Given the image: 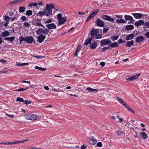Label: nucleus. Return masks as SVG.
Masks as SVG:
<instances>
[{"mask_svg":"<svg viewBox=\"0 0 149 149\" xmlns=\"http://www.w3.org/2000/svg\"><path fill=\"white\" fill-rule=\"evenodd\" d=\"M54 7V6L53 3L47 4L44 10L45 15L47 16L51 15L52 13V9H53Z\"/></svg>","mask_w":149,"mask_h":149,"instance_id":"nucleus-1","label":"nucleus"},{"mask_svg":"<svg viewBox=\"0 0 149 149\" xmlns=\"http://www.w3.org/2000/svg\"><path fill=\"white\" fill-rule=\"evenodd\" d=\"M57 17L58 19V23L60 25L64 24L66 21V19L65 17H62L61 13L58 14Z\"/></svg>","mask_w":149,"mask_h":149,"instance_id":"nucleus-2","label":"nucleus"},{"mask_svg":"<svg viewBox=\"0 0 149 149\" xmlns=\"http://www.w3.org/2000/svg\"><path fill=\"white\" fill-rule=\"evenodd\" d=\"M49 32V30L47 29H43L40 28L38 29L36 31V33L37 34H44L45 35H47Z\"/></svg>","mask_w":149,"mask_h":149,"instance_id":"nucleus-3","label":"nucleus"},{"mask_svg":"<svg viewBox=\"0 0 149 149\" xmlns=\"http://www.w3.org/2000/svg\"><path fill=\"white\" fill-rule=\"evenodd\" d=\"M101 18L102 19L104 20H106L110 22L113 23L114 20L113 18H111V17L106 15H103L101 16Z\"/></svg>","mask_w":149,"mask_h":149,"instance_id":"nucleus-4","label":"nucleus"},{"mask_svg":"<svg viewBox=\"0 0 149 149\" xmlns=\"http://www.w3.org/2000/svg\"><path fill=\"white\" fill-rule=\"evenodd\" d=\"M25 117L26 119L31 120H36L37 119V117L34 114H26L25 116Z\"/></svg>","mask_w":149,"mask_h":149,"instance_id":"nucleus-5","label":"nucleus"},{"mask_svg":"<svg viewBox=\"0 0 149 149\" xmlns=\"http://www.w3.org/2000/svg\"><path fill=\"white\" fill-rule=\"evenodd\" d=\"M96 24L97 26L99 27H103L104 26V22L100 18L97 19Z\"/></svg>","mask_w":149,"mask_h":149,"instance_id":"nucleus-6","label":"nucleus"},{"mask_svg":"<svg viewBox=\"0 0 149 149\" xmlns=\"http://www.w3.org/2000/svg\"><path fill=\"white\" fill-rule=\"evenodd\" d=\"M99 12V10H96L93 12L91 14L87 17L86 21H88L89 20L91 19L94 17Z\"/></svg>","mask_w":149,"mask_h":149,"instance_id":"nucleus-7","label":"nucleus"},{"mask_svg":"<svg viewBox=\"0 0 149 149\" xmlns=\"http://www.w3.org/2000/svg\"><path fill=\"white\" fill-rule=\"evenodd\" d=\"M99 33V30L93 28V29L91 31L90 33V35H91V37H93L94 36H96Z\"/></svg>","mask_w":149,"mask_h":149,"instance_id":"nucleus-8","label":"nucleus"},{"mask_svg":"<svg viewBox=\"0 0 149 149\" xmlns=\"http://www.w3.org/2000/svg\"><path fill=\"white\" fill-rule=\"evenodd\" d=\"M111 43V41L109 39H107L102 40L100 41L101 46L105 45H109Z\"/></svg>","mask_w":149,"mask_h":149,"instance_id":"nucleus-9","label":"nucleus"},{"mask_svg":"<svg viewBox=\"0 0 149 149\" xmlns=\"http://www.w3.org/2000/svg\"><path fill=\"white\" fill-rule=\"evenodd\" d=\"M97 142L96 139L93 137H91L89 139V143L90 144L95 145L97 143Z\"/></svg>","mask_w":149,"mask_h":149,"instance_id":"nucleus-10","label":"nucleus"},{"mask_svg":"<svg viewBox=\"0 0 149 149\" xmlns=\"http://www.w3.org/2000/svg\"><path fill=\"white\" fill-rule=\"evenodd\" d=\"M37 41L40 43H42L45 38V36L42 35H40L37 37Z\"/></svg>","mask_w":149,"mask_h":149,"instance_id":"nucleus-11","label":"nucleus"},{"mask_svg":"<svg viewBox=\"0 0 149 149\" xmlns=\"http://www.w3.org/2000/svg\"><path fill=\"white\" fill-rule=\"evenodd\" d=\"M34 39L32 36L26 37V41L28 43H31L34 41Z\"/></svg>","mask_w":149,"mask_h":149,"instance_id":"nucleus-12","label":"nucleus"},{"mask_svg":"<svg viewBox=\"0 0 149 149\" xmlns=\"http://www.w3.org/2000/svg\"><path fill=\"white\" fill-rule=\"evenodd\" d=\"M97 43L98 42H95L93 43H90L89 45V46L91 49H95L97 47Z\"/></svg>","mask_w":149,"mask_h":149,"instance_id":"nucleus-13","label":"nucleus"},{"mask_svg":"<svg viewBox=\"0 0 149 149\" xmlns=\"http://www.w3.org/2000/svg\"><path fill=\"white\" fill-rule=\"evenodd\" d=\"M117 100L120 102V103L124 107H126V106L127 104L125 102H124L123 100L118 97L116 96V97Z\"/></svg>","mask_w":149,"mask_h":149,"instance_id":"nucleus-14","label":"nucleus"},{"mask_svg":"<svg viewBox=\"0 0 149 149\" xmlns=\"http://www.w3.org/2000/svg\"><path fill=\"white\" fill-rule=\"evenodd\" d=\"M144 40V37L142 36L137 37L136 39L135 42H141Z\"/></svg>","mask_w":149,"mask_h":149,"instance_id":"nucleus-15","label":"nucleus"},{"mask_svg":"<svg viewBox=\"0 0 149 149\" xmlns=\"http://www.w3.org/2000/svg\"><path fill=\"white\" fill-rule=\"evenodd\" d=\"M48 29H54L56 28V26L54 23L48 24L47 25Z\"/></svg>","mask_w":149,"mask_h":149,"instance_id":"nucleus-16","label":"nucleus"},{"mask_svg":"<svg viewBox=\"0 0 149 149\" xmlns=\"http://www.w3.org/2000/svg\"><path fill=\"white\" fill-rule=\"evenodd\" d=\"M143 23L144 21L143 20H140L134 23V25L136 26H141L142 24L143 25Z\"/></svg>","mask_w":149,"mask_h":149,"instance_id":"nucleus-17","label":"nucleus"},{"mask_svg":"<svg viewBox=\"0 0 149 149\" xmlns=\"http://www.w3.org/2000/svg\"><path fill=\"white\" fill-rule=\"evenodd\" d=\"M9 33L7 31H5L4 32H2L0 35L1 36L3 37H6L9 36Z\"/></svg>","mask_w":149,"mask_h":149,"instance_id":"nucleus-18","label":"nucleus"},{"mask_svg":"<svg viewBox=\"0 0 149 149\" xmlns=\"http://www.w3.org/2000/svg\"><path fill=\"white\" fill-rule=\"evenodd\" d=\"M92 39V38L91 37H90L89 38H87V39L86 40L84 44L85 45H88L89 44L91 43Z\"/></svg>","mask_w":149,"mask_h":149,"instance_id":"nucleus-19","label":"nucleus"},{"mask_svg":"<svg viewBox=\"0 0 149 149\" xmlns=\"http://www.w3.org/2000/svg\"><path fill=\"white\" fill-rule=\"evenodd\" d=\"M132 14L135 18L140 19L143 16L142 14L139 13H134Z\"/></svg>","mask_w":149,"mask_h":149,"instance_id":"nucleus-20","label":"nucleus"},{"mask_svg":"<svg viewBox=\"0 0 149 149\" xmlns=\"http://www.w3.org/2000/svg\"><path fill=\"white\" fill-rule=\"evenodd\" d=\"M110 43V44L109 45V47H118L119 46V45L117 42H115L114 43L111 42V43Z\"/></svg>","mask_w":149,"mask_h":149,"instance_id":"nucleus-21","label":"nucleus"},{"mask_svg":"<svg viewBox=\"0 0 149 149\" xmlns=\"http://www.w3.org/2000/svg\"><path fill=\"white\" fill-rule=\"evenodd\" d=\"M125 19L127 20H130L131 21H134V20L133 19V18L130 15H125L124 16Z\"/></svg>","mask_w":149,"mask_h":149,"instance_id":"nucleus-22","label":"nucleus"},{"mask_svg":"<svg viewBox=\"0 0 149 149\" xmlns=\"http://www.w3.org/2000/svg\"><path fill=\"white\" fill-rule=\"evenodd\" d=\"M134 36V35L133 34H130L127 36L126 40H132Z\"/></svg>","mask_w":149,"mask_h":149,"instance_id":"nucleus-23","label":"nucleus"},{"mask_svg":"<svg viewBox=\"0 0 149 149\" xmlns=\"http://www.w3.org/2000/svg\"><path fill=\"white\" fill-rule=\"evenodd\" d=\"M81 47V45H79L78 46L76 50V52L74 54V56H77L78 55L77 53L80 50Z\"/></svg>","mask_w":149,"mask_h":149,"instance_id":"nucleus-24","label":"nucleus"},{"mask_svg":"<svg viewBox=\"0 0 149 149\" xmlns=\"http://www.w3.org/2000/svg\"><path fill=\"white\" fill-rule=\"evenodd\" d=\"M134 43V42L133 40H132L130 41H127L126 46L128 47H131L133 45Z\"/></svg>","mask_w":149,"mask_h":149,"instance_id":"nucleus-25","label":"nucleus"},{"mask_svg":"<svg viewBox=\"0 0 149 149\" xmlns=\"http://www.w3.org/2000/svg\"><path fill=\"white\" fill-rule=\"evenodd\" d=\"M140 75L141 74L140 73H139L132 76L131 77L133 81H134V80H136Z\"/></svg>","mask_w":149,"mask_h":149,"instance_id":"nucleus-26","label":"nucleus"},{"mask_svg":"<svg viewBox=\"0 0 149 149\" xmlns=\"http://www.w3.org/2000/svg\"><path fill=\"white\" fill-rule=\"evenodd\" d=\"M116 22L117 23H124L127 22V21L123 19H117L116 20Z\"/></svg>","mask_w":149,"mask_h":149,"instance_id":"nucleus-27","label":"nucleus"},{"mask_svg":"<svg viewBox=\"0 0 149 149\" xmlns=\"http://www.w3.org/2000/svg\"><path fill=\"white\" fill-rule=\"evenodd\" d=\"M134 28L133 26L132 25H127L126 28V29L127 30H131Z\"/></svg>","mask_w":149,"mask_h":149,"instance_id":"nucleus-28","label":"nucleus"},{"mask_svg":"<svg viewBox=\"0 0 149 149\" xmlns=\"http://www.w3.org/2000/svg\"><path fill=\"white\" fill-rule=\"evenodd\" d=\"M34 24L35 25H37L38 26H42L43 27V28H45V27L44 26L42 25L40 22H37L36 21L34 22Z\"/></svg>","mask_w":149,"mask_h":149,"instance_id":"nucleus-29","label":"nucleus"},{"mask_svg":"<svg viewBox=\"0 0 149 149\" xmlns=\"http://www.w3.org/2000/svg\"><path fill=\"white\" fill-rule=\"evenodd\" d=\"M131 130H133V131L132 132V134L135 137H137V132L132 127H131L130 128Z\"/></svg>","mask_w":149,"mask_h":149,"instance_id":"nucleus-30","label":"nucleus"},{"mask_svg":"<svg viewBox=\"0 0 149 149\" xmlns=\"http://www.w3.org/2000/svg\"><path fill=\"white\" fill-rule=\"evenodd\" d=\"M28 88H29V87H26V88H19V89H17L16 90H14V91H23L27 90Z\"/></svg>","mask_w":149,"mask_h":149,"instance_id":"nucleus-31","label":"nucleus"},{"mask_svg":"<svg viewBox=\"0 0 149 149\" xmlns=\"http://www.w3.org/2000/svg\"><path fill=\"white\" fill-rule=\"evenodd\" d=\"M143 26L144 28H149V22L143 23Z\"/></svg>","mask_w":149,"mask_h":149,"instance_id":"nucleus-32","label":"nucleus"},{"mask_svg":"<svg viewBox=\"0 0 149 149\" xmlns=\"http://www.w3.org/2000/svg\"><path fill=\"white\" fill-rule=\"evenodd\" d=\"M25 10V7L24 6H21L19 8V12L20 13H23Z\"/></svg>","mask_w":149,"mask_h":149,"instance_id":"nucleus-33","label":"nucleus"},{"mask_svg":"<svg viewBox=\"0 0 149 149\" xmlns=\"http://www.w3.org/2000/svg\"><path fill=\"white\" fill-rule=\"evenodd\" d=\"M15 38L14 37H7L4 39L6 40H8L9 41L11 42L13 41L15 39Z\"/></svg>","mask_w":149,"mask_h":149,"instance_id":"nucleus-34","label":"nucleus"},{"mask_svg":"<svg viewBox=\"0 0 149 149\" xmlns=\"http://www.w3.org/2000/svg\"><path fill=\"white\" fill-rule=\"evenodd\" d=\"M29 64V63H20L17 62L16 63V65L19 66H20L22 65H28Z\"/></svg>","mask_w":149,"mask_h":149,"instance_id":"nucleus-35","label":"nucleus"},{"mask_svg":"<svg viewBox=\"0 0 149 149\" xmlns=\"http://www.w3.org/2000/svg\"><path fill=\"white\" fill-rule=\"evenodd\" d=\"M125 107L126 108H127L130 111H131L133 113H135L134 111L129 107L128 104L126 106V107Z\"/></svg>","mask_w":149,"mask_h":149,"instance_id":"nucleus-36","label":"nucleus"},{"mask_svg":"<svg viewBox=\"0 0 149 149\" xmlns=\"http://www.w3.org/2000/svg\"><path fill=\"white\" fill-rule=\"evenodd\" d=\"M141 134L142 135V137L143 139H146L147 137V134L146 133L144 132H141Z\"/></svg>","mask_w":149,"mask_h":149,"instance_id":"nucleus-37","label":"nucleus"},{"mask_svg":"<svg viewBox=\"0 0 149 149\" xmlns=\"http://www.w3.org/2000/svg\"><path fill=\"white\" fill-rule=\"evenodd\" d=\"M33 12L31 10H27L26 13V14L28 16H30L32 14Z\"/></svg>","mask_w":149,"mask_h":149,"instance_id":"nucleus-38","label":"nucleus"},{"mask_svg":"<svg viewBox=\"0 0 149 149\" xmlns=\"http://www.w3.org/2000/svg\"><path fill=\"white\" fill-rule=\"evenodd\" d=\"M19 41L20 43L21 44L22 41H26V38H25L23 37H20L19 38Z\"/></svg>","mask_w":149,"mask_h":149,"instance_id":"nucleus-39","label":"nucleus"},{"mask_svg":"<svg viewBox=\"0 0 149 149\" xmlns=\"http://www.w3.org/2000/svg\"><path fill=\"white\" fill-rule=\"evenodd\" d=\"M86 90H88L89 91H98V90L97 89H93L92 88H91L90 87H88L86 89Z\"/></svg>","mask_w":149,"mask_h":149,"instance_id":"nucleus-40","label":"nucleus"},{"mask_svg":"<svg viewBox=\"0 0 149 149\" xmlns=\"http://www.w3.org/2000/svg\"><path fill=\"white\" fill-rule=\"evenodd\" d=\"M16 101L17 102L19 101L21 102H24V100L23 98H22L18 97L17 98Z\"/></svg>","mask_w":149,"mask_h":149,"instance_id":"nucleus-41","label":"nucleus"},{"mask_svg":"<svg viewBox=\"0 0 149 149\" xmlns=\"http://www.w3.org/2000/svg\"><path fill=\"white\" fill-rule=\"evenodd\" d=\"M30 25H31L29 23L27 22H25L23 25V26L25 27H29Z\"/></svg>","mask_w":149,"mask_h":149,"instance_id":"nucleus-42","label":"nucleus"},{"mask_svg":"<svg viewBox=\"0 0 149 149\" xmlns=\"http://www.w3.org/2000/svg\"><path fill=\"white\" fill-rule=\"evenodd\" d=\"M38 15L42 17V16L45 15V13L44 12V10L43 12L40 11L37 14Z\"/></svg>","mask_w":149,"mask_h":149,"instance_id":"nucleus-43","label":"nucleus"},{"mask_svg":"<svg viewBox=\"0 0 149 149\" xmlns=\"http://www.w3.org/2000/svg\"><path fill=\"white\" fill-rule=\"evenodd\" d=\"M32 56L34 57L37 58H45L44 56H36V55H32Z\"/></svg>","mask_w":149,"mask_h":149,"instance_id":"nucleus-44","label":"nucleus"},{"mask_svg":"<svg viewBox=\"0 0 149 149\" xmlns=\"http://www.w3.org/2000/svg\"><path fill=\"white\" fill-rule=\"evenodd\" d=\"M29 6L31 7L32 6H36L38 5V3H29Z\"/></svg>","mask_w":149,"mask_h":149,"instance_id":"nucleus-45","label":"nucleus"},{"mask_svg":"<svg viewBox=\"0 0 149 149\" xmlns=\"http://www.w3.org/2000/svg\"><path fill=\"white\" fill-rule=\"evenodd\" d=\"M118 38V36H113L111 37V39L113 40H116Z\"/></svg>","mask_w":149,"mask_h":149,"instance_id":"nucleus-46","label":"nucleus"},{"mask_svg":"<svg viewBox=\"0 0 149 149\" xmlns=\"http://www.w3.org/2000/svg\"><path fill=\"white\" fill-rule=\"evenodd\" d=\"M102 34H99V35L97 34L95 36V38L97 39H99L102 38Z\"/></svg>","mask_w":149,"mask_h":149,"instance_id":"nucleus-47","label":"nucleus"},{"mask_svg":"<svg viewBox=\"0 0 149 149\" xmlns=\"http://www.w3.org/2000/svg\"><path fill=\"white\" fill-rule=\"evenodd\" d=\"M4 17L5 18L6 21L8 22L10 19V17L8 16H4Z\"/></svg>","mask_w":149,"mask_h":149,"instance_id":"nucleus-48","label":"nucleus"},{"mask_svg":"<svg viewBox=\"0 0 149 149\" xmlns=\"http://www.w3.org/2000/svg\"><path fill=\"white\" fill-rule=\"evenodd\" d=\"M123 132H121L120 131H117L116 132V134L118 136L120 135L123 134Z\"/></svg>","mask_w":149,"mask_h":149,"instance_id":"nucleus-49","label":"nucleus"},{"mask_svg":"<svg viewBox=\"0 0 149 149\" xmlns=\"http://www.w3.org/2000/svg\"><path fill=\"white\" fill-rule=\"evenodd\" d=\"M21 19L22 21H25L27 20V18L25 16H22L21 17Z\"/></svg>","mask_w":149,"mask_h":149,"instance_id":"nucleus-50","label":"nucleus"},{"mask_svg":"<svg viewBox=\"0 0 149 149\" xmlns=\"http://www.w3.org/2000/svg\"><path fill=\"white\" fill-rule=\"evenodd\" d=\"M24 103L26 104V105H27L28 104H31V101L26 100H24Z\"/></svg>","mask_w":149,"mask_h":149,"instance_id":"nucleus-51","label":"nucleus"},{"mask_svg":"<svg viewBox=\"0 0 149 149\" xmlns=\"http://www.w3.org/2000/svg\"><path fill=\"white\" fill-rule=\"evenodd\" d=\"M126 80L128 81H133L132 80L131 77L126 79Z\"/></svg>","mask_w":149,"mask_h":149,"instance_id":"nucleus-52","label":"nucleus"},{"mask_svg":"<svg viewBox=\"0 0 149 149\" xmlns=\"http://www.w3.org/2000/svg\"><path fill=\"white\" fill-rule=\"evenodd\" d=\"M16 143V141H14V142H7V145H12L13 144H15Z\"/></svg>","mask_w":149,"mask_h":149,"instance_id":"nucleus-53","label":"nucleus"},{"mask_svg":"<svg viewBox=\"0 0 149 149\" xmlns=\"http://www.w3.org/2000/svg\"><path fill=\"white\" fill-rule=\"evenodd\" d=\"M109 29L107 28H104L103 29V33H106L108 30Z\"/></svg>","mask_w":149,"mask_h":149,"instance_id":"nucleus-54","label":"nucleus"},{"mask_svg":"<svg viewBox=\"0 0 149 149\" xmlns=\"http://www.w3.org/2000/svg\"><path fill=\"white\" fill-rule=\"evenodd\" d=\"M118 42L120 43H123L125 42V41L124 40H123L122 39H120L118 40Z\"/></svg>","mask_w":149,"mask_h":149,"instance_id":"nucleus-55","label":"nucleus"},{"mask_svg":"<svg viewBox=\"0 0 149 149\" xmlns=\"http://www.w3.org/2000/svg\"><path fill=\"white\" fill-rule=\"evenodd\" d=\"M97 146L98 147H101L102 146V143L100 142H98L97 143Z\"/></svg>","mask_w":149,"mask_h":149,"instance_id":"nucleus-56","label":"nucleus"},{"mask_svg":"<svg viewBox=\"0 0 149 149\" xmlns=\"http://www.w3.org/2000/svg\"><path fill=\"white\" fill-rule=\"evenodd\" d=\"M81 149H85L86 148V146L84 144L83 145L81 146Z\"/></svg>","mask_w":149,"mask_h":149,"instance_id":"nucleus-57","label":"nucleus"},{"mask_svg":"<svg viewBox=\"0 0 149 149\" xmlns=\"http://www.w3.org/2000/svg\"><path fill=\"white\" fill-rule=\"evenodd\" d=\"M109 47H104L103 49H102V51L104 52V51L106 50H107V49H109Z\"/></svg>","mask_w":149,"mask_h":149,"instance_id":"nucleus-58","label":"nucleus"},{"mask_svg":"<svg viewBox=\"0 0 149 149\" xmlns=\"http://www.w3.org/2000/svg\"><path fill=\"white\" fill-rule=\"evenodd\" d=\"M116 18H117L121 19L123 17L122 15H116Z\"/></svg>","mask_w":149,"mask_h":149,"instance_id":"nucleus-59","label":"nucleus"},{"mask_svg":"<svg viewBox=\"0 0 149 149\" xmlns=\"http://www.w3.org/2000/svg\"><path fill=\"white\" fill-rule=\"evenodd\" d=\"M144 35L148 38H149V32H147Z\"/></svg>","mask_w":149,"mask_h":149,"instance_id":"nucleus-60","label":"nucleus"},{"mask_svg":"<svg viewBox=\"0 0 149 149\" xmlns=\"http://www.w3.org/2000/svg\"><path fill=\"white\" fill-rule=\"evenodd\" d=\"M6 115L11 118H13L14 117V116L13 115L9 114L6 113Z\"/></svg>","mask_w":149,"mask_h":149,"instance_id":"nucleus-61","label":"nucleus"},{"mask_svg":"<svg viewBox=\"0 0 149 149\" xmlns=\"http://www.w3.org/2000/svg\"><path fill=\"white\" fill-rule=\"evenodd\" d=\"M100 64L102 66V67H103L104 66L105 63L104 62H100Z\"/></svg>","mask_w":149,"mask_h":149,"instance_id":"nucleus-62","label":"nucleus"},{"mask_svg":"<svg viewBox=\"0 0 149 149\" xmlns=\"http://www.w3.org/2000/svg\"><path fill=\"white\" fill-rule=\"evenodd\" d=\"M52 22V20L51 19H50L49 20L47 21H45V22L46 23H49Z\"/></svg>","mask_w":149,"mask_h":149,"instance_id":"nucleus-63","label":"nucleus"},{"mask_svg":"<svg viewBox=\"0 0 149 149\" xmlns=\"http://www.w3.org/2000/svg\"><path fill=\"white\" fill-rule=\"evenodd\" d=\"M30 149H42V148H37L35 147H32L30 148Z\"/></svg>","mask_w":149,"mask_h":149,"instance_id":"nucleus-64","label":"nucleus"}]
</instances>
